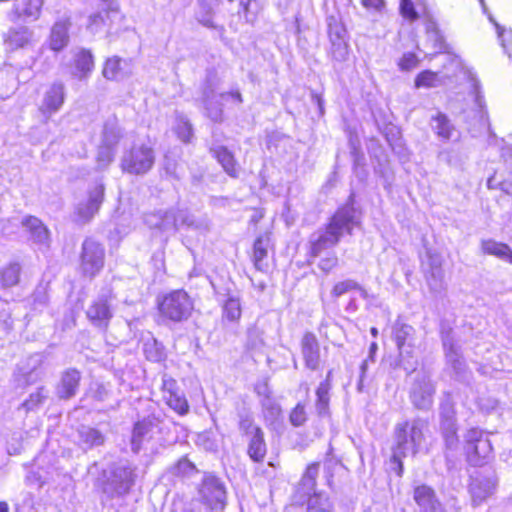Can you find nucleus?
<instances>
[{"mask_svg": "<svg viewBox=\"0 0 512 512\" xmlns=\"http://www.w3.org/2000/svg\"><path fill=\"white\" fill-rule=\"evenodd\" d=\"M360 213L353 205V196L330 218L325 227L318 229L309 238L310 255L314 258L336 246L345 234H352L359 224Z\"/></svg>", "mask_w": 512, "mask_h": 512, "instance_id": "obj_1", "label": "nucleus"}, {"mask_svg": "<svg viewBox=\"0 0 512 512\" xmlns=\"http://www.w3.org/2000/svg\"><path fill=\"white\" fill-rule=\"evenodd\" d=\"M427 423L421 418H415L412 421H405L396 424L394 428V444L392 446L391 464L392 470L398 476H402V460L409 455H415L424 440L423 431Z\"/></svg>", "mask_w": 512, "mask_h": 512, "instance_id": "obj_2", "label": "nucleus"}, {"mask_svg": "<svg viewBox=\"0 0 512 512\" xmlns=\"http://www.w3.org/2000/svg\"><path fill=\"white\" fill-rule=\"evenodd\" d=\"M158 310L164 321L182 323L194 310L192 298L185 290H173L158 299Z\"/></svg>", "mask_w": 512, "mask_h": 512, "instance_id": "obj_3", "label": "nucleus"}, {"mask_svg": "<svg viewBox=\"0 0 512 512\" xmlns=\"http://www.w3.org/2000/svg\"><path fill=\"white\" fill-rule=\"evenodd\" d=\"M436 383L427 370L417 371L410 380L408 396L412 406L419 411H429L433 408Z\"/></svg>", "mask_w": 512, "mask_h": 512, "instance_id": "obj_4", "label": "nucleus"}, {"mask_svg": "<svg viewBox=\"0 0 512 512\" xmlns=\"http://www.w3.org/2000/svg\"><path fill=\"white\" fill-rule=\"evenodd\" d=\"M155 162V153L152 147L145 144H134L123 152L121 168L132 175H144L151 170Z\"/></svg>", "mask_w": 512, "mask_h": 512, "instance_id": "obj_5", "label": "nucleus"}, {"mask_svg": "<svg viewBox=\"0 0 512 512\" xmlns=\"http://www.w3.org/2000/svg\"><path fill=\"white\" fill-rule=\"evenodd\" d=\"M200 502L210 511H223L227 503V492L223 481L212 474H205L199 487Z\"/></svg>", "mask_w": 512, "mask_h": 512, "instance_id": "obj_6", "label": "nucleus"}, {"mask_svg": "<svg viewBox=\"0 0 512 512\" xmlns=\"http://www.w3.org/2000/svg\"><path fill=\"white\" fill-rule=\"evenodd\" d=\"M492 444L486 433L473 428L465 434V452L468 462L473 466H481L492 456Z\"/></svg>", "mask_w": 512, "mask_h": 512, "instance_id": "obj_7", "label": "nucleus"}, {"mask_svg": "<svg viewBox=\"0 0 512 512\" xmlns=\"http://www.w3.org/2000/svg\"><path fill=\"white\" fill-rule=\"evenodd\" d=\"M497 477L491 469L477 471L471 476L469 492L474 507L481 505L496 490Z\"/></svg>", "mask_w": 512, "mask_h": 512, "instance_id": "obj_8", "label": "nucleus"}, {"mask_svg": "<svg viewBox=\"0 0 512 512\" xmlns=\"http://www.w3.org/2000/svg\"><path fill=\"white\" fill-rule=\"evenodd\" d=\"M105 259L104 247L95 240L88 238L82 244L80 268L85 276L95 277L103 268Z\"/></svg>", "mask_w": 512, "mask_h": 512, "instance_id": "obj_9", "label": "nucleus"}, {"mask_svg": "<svg viewBox=\"0 0 512 512\" xmlns=\"http://www.w3.org/2000/svg\"><path fill=\"white\" fill-rule=\"evenodd\" d=\"M440 430L446 445L453 448L458 442L455 403L449 393L445 394L439 406Z\"/></svg>", "mask_w": 512, "mask_h": 512, "instance_id": "obj_10", "label": "nucleus"}, {"mask_svg": "<svg viewBox=\"0 0 512 512\" xmlns=\"http://www.w3.org/2000/svg\"><path fill=\"white\" fill-rule=\"evenodd\" d=\"M182 208L172 207L167 210H158L144 215L145 224L151 229L162 233L174 234L180 229V216Z\"/></svg>", "mask_w": 512, "mask_h": 512, "instance_id": "obj_11", "label": "nucleus"}, {"mask_svg": "<svg viewBox=\"0 0 512 512\" xmlns=\"http://www.w3.org/2000/svg\"><path fill=\"white\" fill-rule=\"evenodd\" d=\"M66 98V87L61 81L51 83L45 90L38 111L47 123L53 114L60 111Z\"/></svg>", "mask_w": 512, "mask_h": 512, "instance_id": "obj_12", "label": "nucleus"}, {"mask_svg": "<svg viewBox=\"0 0 512 512\" xmlns=\"http://www.w3.org/2000/svg\"><path fill=\"white\" fill-rule=\"evenodd\" d=\"M328 37L330 40V55L333 60L343 62L348 56L347 31L344 25L334 16L327 18Z\"/></svg>", "mask_w": 512, "mask_h": 512, "instance_id": "obj_13", "label": "nucleus"}, {"mask_svg": "<svg viewBox=\"0 0 512 512\" xmlns=\"http://www.w3.org/2000/svg\"><path fill=\"white\" fill-rule=\"evenodd\" d=\"M160 424L159 419L148 417L134 425L131 436V449L134 453L147 448V445L159 434Z\"/></svg>", "mask_w": 512, "mask_h": 512, "instance_id": "obj_14", "label": "nucleus"}, {"mask_svg": "<svg viewBox=\"0 0 512 512\" xmlns=\"http://www.w3.org/2000/svg\"><path fill=\"white\" fill-rule=\"evenodd\" d=\"M104 199V186L101 184L96 185L88 192L86 200L81 201L76 206L75 214L76 221L85 224L88 223L95 214L99 211V208Z\"/></svg>", "mask_w": 512, "mask_h": 512, "instance_id": "obj_15", "label": "nucleus"}, {"mask_svg": "<svg viewBox=\"0 0 512 512\" xmlns=\"http://www.w3.org/2000/svg\"><path fill=\"white\" fill-rule=\"evenodd\" d=\"M135 480L134 469L129 464H117L111 470L107 487H111L113 495H124L128 493Z\"/></svg>", "mask_w": 512, "mask_h": 512, "instance_id": "obj_16", "label": "nucleus"}, {"mask_svg": "<svg viewBox=\"0 0 512 512\" xmlns=\"http://www.w3.org/2000/svg\"><path fill=\"white\" fill-rule=\"evenodd\" d=\"M441 339L445 351L447 363L458 376H463L466 371V363L460 352V347L454 341L450 328L441 330Z\"/></svg>", "mask_w": 512, "mask_h": 512, "instance_id": "obj_17", "label": "nucleus"}, {"mask_svg": "<svg viewBox=\"0 0 512 512\" xmlns=\"http://www.w3.org/2000/svg\"><path fill=\"white\" fill-rule=\"evenodd\" d=\"M86 316L94 327L106 330L113 317V311L108 299L105 296H100L94 300L88 307Z\"/></svg>", "mask_w": 512, "mask_h": 512, "instance_id": "obj_18", "label": "nucleus"}, {"mask_svg": "<svg viewBox=\"0 0 512 512\" xmlns=\"http://www.w3.org/2000/svg\"><path fill=\"white\" fill-rule=\"evenodd\" d=\"M413 499L420 508V512L444 511L435 490L426 484H417L414 486Z\"/></svg>", "mask_w": 512, "mask_h": 512, "instance_id": "obj_19", "label": "nucleus"}, {"mask_svg": "<svg viewBox=\"0 0 512 512\" xmlns=\"http://www.w3.org/2000/svg\"><path fill=\"white\" fill-rule=\"evenodd\" d=\"M105 442V434L95 427L82 424L76 429V444L85 452L103 446Z\"/></svg>", "mask_w": 512, "mask_h": 512, "instance_id": "obj_20", "label": "nucleus"}, {"mask_svg": "<svg viewBox=\"0 0 512 512\" xmlns=\"http://www.w3.org/2000/svg\"><path fill=\"white\" fill-rule=\"evenodd\" d=\"M301 351L307 368L316 370L320 363V349L316 336L306 332L301 340Z\"/></svg>", "mask_w": 512, "mask_h": 512, "instance_id": "obj_21", "label": "nucleus"}, {"mask_svg": "<svg viewBox=\"0 0 512 512\" xmlns=\"http://www.w3.org/2000/svg\"><path fill=\"white\" fill-rule=\"evenodd\" d=\"M42 6L43 0H22L15 5L9 17L12 21L18 19L34 21L39 18Z\"/></svg>", "mask_w": 512, "mask_h": 512, "instance_id": "obj_22", "label": "nucleus"}, {"mask_svg": "<svg viewBox=\"0 0 512 512\" xmlns=\"http://www.w3.org/2000/svg\"><path fill=\"white\" fill-rule=\"evenodd\" d=\"M201 103L204 114L214 122H221L223 119L222 104L216 99L215 91L206 86L202 92Z\"/></svg>", "mask_w": 512, "mask_h": 512, "instance_id": "obj_23", "label": "nucleus"}, {"mask_svg": "<svg viewBox=\"0 0 512 512\" xmlns=\"http://www.w3.org/2000/svg\"><path fill=\"white\" fill-rule=\"evenodd\" d=\"M71 22L69 18L60 19L53 25L50 34V47L54 51H60L68 45L69 28Z\"/></svg>", "mask_w": 512, "mask_h": 512, "instance_id": "obj_24", "label": "nucleus"}, {"mask_svg": "<svg viewBox=\"0 0 512 512\" xmlns=\"http://www.w3.org/2000/svg\"><path fill=\"white\" fill-rule=\"evenodd\" d=\"M180 216V228L190 229L199 233H207L211 228V221L206 215L195 216L187 209H182Z\"/></svg>", "mask_w": 512, "mask_h": 512, "instance_id": "obj_25", "label": "nucleus"}, {"mask_svg": "<svg viewBox=\"0 0 512 512\" xmlns=\"http://www.w3.org/2000/svg\"><path fill=\"white\" fill-rule=\"evenodd\" d=\"M94 69L93 55L89 50L80 49L74 55V70L72 74L79 80L86 79Z\"/></svg>", "mask_w": 512, "mask_h": 512, "instance_id": "obj_26", "label": "nucleus"}, {"mask_svg": "<svg viewBox=\"0 0 512 512\" xmlns=\"http://www.w3.org/2000/svg\"><path fill=\"white\" fill-rule=\"evenodd\" d=\"M80 379L81 375L78 370L69 369L65 371L58 386V396L63 399L73 397L78 390Z\"/></svg>", "mask_w": 512, "mask_h": 512, "instance_id": "obj_27", "label": "nucleus"}, {"mask_svg": "<svg viewBox=\"0 0 512 512\" xmlns=\"http://www.w3.org/2000/svg\"><path fill=\"white\" fill-rule=\"evenodd\" d=\"M267 453V445L264 439L263 430H256V433L248 436L247 454L256 463H262Z\"/></svg>", "mask_w": 512, "mask_h": 512, "instance_id": "obj_28", "label": "nucleus"}, {"mask_svg": "<svg viewBox=\"0 0 512 512\" xmlns=\"http://www.w3.org/2000/svg\"><path fill=\"white\" fill-rule=\"evenodd\" d=\"M271 245V238L268 233L260 235L256 238L253 244V262L254 266L259 271L267 269L268 265L265 261L268 256V249Z\"/></svg>", "mask_w": 512, "mask_h": 512, "instance_id": "obj_29", "label": "nucleus"}, {"mask_svg": "<svg viewBox=\"0 0 512 512\" xmlns=\"http://www.w3.org/2000/svg\"><path fill=\"white\" fill-rule=\"evenodd\" d=\"M210 152L221 164L224 171L231 177H238V165L233 154L225 147L221 145L212 146Z\"/></svg>", "mask_w": 512, "mask_h": 512, "instance_id": "obj_30", "label": "nucleus"}, {"mask_svg": "<svg viewBox=\"0 0 512 512\" xmlns=\"http://www.w3.org/2000/svg\"><path fill=\"white\" fill-rule=\"evenodd\" d=\"M23 226L30 233L31 240L36 244H47L49 241V231L43 222L34 216H28L22 221Z\"/></svg>", "mask_w": 512, "mask_h": 512, "instance_id": "obj_31", "label": "nucleus"}, {"mask_svg": "<svg viewBox=\"0 0 512 512\" xmlns=\"http://www.w3.org/2000/svg\"><path fill=\"white\" fill-rule=\"evenodd\" d=\"M430 125L434 133L444 141L451 140L456 132L454 124L448 116L442 112H438L435 116H432Z\"/></svg>", "mask_w": 512, "mask_h": 512, "instance_id": "obj_32", "label": "nucleus"}, {"mask_svg": "<svg viewBox=\"0 0 512 512\" xmlns=\"http://www.w3.org/2000/svg\"><path fill=\"white\" fill-rule=\"evenodd\" d=\"M331 372L328 373L326 380L320 382L316 389V401H315V410L319 417L325 418L329 417V403H330V395L329 391L331 388L329 377Z\"/></svg>", "mask_w": 512, "mask_h": 512, "instance_id": "obj_33", "label": "nucleus"}, {"mask_svg": "<svg viewBox=\"0 0 512 512\" xmlns=\"http://www.w3.org/2000/svg\"><path fill=\"white\" fill-rule=\"evenodd\" d=\"M415 329L413 326L406 324L399 319L396 320L392 327L393 339L397 348L414 345Z\"/></svg>", "mask_w": 512, "mask_h": 512, "instance_id": "obj_34", "label": "nucleus"}, {"mask_svg": "<svg viewBox=\"0 0 512 512\" xmlns=\"http://www.w3.org/2000/svg\"><path fill=\"white\" fill-rule=\"evenodd\" d=\"M33 33L27 27L10 29L5 35L4 42L10 50L24 48L32 39Z\"/></svg>", "mask_w": 512, "mask_h": 512, "instance_id": "obj_35", "label": "nucleus"}, {"mask_svg": "<svg viewBox=\"0 0 512 512\" xmlns=\"http://www.w3.org/2000/svg\"><path fill=\"white\" fill-rule=\"evenodd\" d=\"M122 136L123 133L117 118L109 117L103 125L101 143L116 148Z\"/></svg>", "mask_w": 512, "mask_h": 512, "instance_id": "obj_36", "label": "nucleus"}, {"mask_svg": "<svg viewBox=\"0 0 512 512\" xmlns=\"http://www.w3.org/2000/svg\"><path fill=\"white\" fill-rule=\"evenodd\" d=\"M481 249L485 254L493 255L512 264V249L505 243L493 239L482 240Z\"/></svg>", "mask_w": 512, "mask_h": 512, "instance_id": "obj_37", "label": "nucleus"}, {"mask_svg": "<svg viewBox=\"0 0 512 512\" xmlns=\"http://www.w3.org/2000/svg\"><path fill=\"white\" fill-rule=\"evenodd\" d=\"M320 464L318 462L310 464L305 473L303 474L299 485L298 492L302 493L303 496H312L311 493H315L316 478L319 473Z\"/></svg>", "mask_w": 512, "mask_h": 512, "instance_id": "obj_38", "label": "nucleus"}, {"mask_svg": "<svg viewBox=\"0 0 512 512\" xmlns=\"http://www.w3.org/2000/svg\"><path fill=\"white\" fill-rule=\"evenodd\" d=\"M398 366L407 372L408 375L415 374L418 367V357L415 354L414 345L398 348Z\"/></svg>", "mask_w": 512, "mask_h": 512, "instance_id": "obj_39", "label": "nucleus"}, {"mask_svg": "<svg viewBox=\"0 0 512 512\" xmlns=\"http://www.w3.org/2000/svg\"><path fill=\"white\" fill-rule=\"evenodd\" d=\"M175 381L173 379L164 380V387L169 391V397L167 398V404L175 410L180 415H185L189 411V405L184 396L177 394L172 391L173 386H175Z\"/></svg>", "mask_w": 512, "mask_h": 512, "instance_id": "obj_40", "label": "nucleus"}, {"mask_svg": "<svg viewBox=\"0 0 512 512\" xmlns=\"http://www.w3.org/2000/svg\"><path fill=\"white\" fill-rule=\"evenodd\" d=\"M22 267L18 262H11L0 270V282L3 288L16 286L20 281Z\"/></svg>", "mask_w": 512, "mask_h": 512, "instance_id": "obj_41", "label": "nucleus"}, {"mask_svg": "<svg viewBox=\"0 0 512 512\" xmlns=\"http://www.w3.org/2000/svg\"><path fill=\"white\" fill-rule=\"evenodd\" d=\"M143 351L146 359L151 362H161L166 358L163 344L153 337L144 342Z\"/></svg>", "mask_w": 512, "mask_h": 512, "instance_id": "obj_42", "label": "nucleus"}, {"mask_svg": "<svg viewBox=\"0 0 512 512\" xmlns=\"http://www.w3.org/2000/svg\"><path fill=\"white\" fill-rule=\"evenodd\" d=\"M428 40L432 42L435 53H450L449 45L445 42L437 24L429 22L426 26Z\"/></svg>", "mask_w": 512, "mask_h": 512, "instance_id": "obj_43", "label": "nucleus"}, {"mask_svg": "<svg viewBox=\"0 0 512 512\" xmlns=\"http://www.w3.org/2000/svg\"><path fill=\"white\" fill-rule=\"evenodd\" d=\"M264 346V331L257 326L248 328L245 344L246 349L253 352H260Z\"/></svg>", "mask_w": 512, "mask_h": 512, "instance_id": "obj_44", "label": "nucleus"}, {"mask_svg": "<svg viewBox=\"0 0 512 512\" xmlns=\"http://www.w3.org/2000/svg\"><path fill=\"white\" fill-rule=\"evenodd\" d=\"M307 512H334L333 504L326 495L314 493L308 499Z\"/></svg>", "mask_w": 512, "mask_h": 512, "instance_id": "obj_45", "label": "nucleus"}, {"mask_svg": "<svg viewBox=\"0 0 512 512\" xmlns=\"http://www.w3.org/2000/svg\"><path fill=\"white\" fill-rule=\"evenodd\" d=\"M122 60L118 57L109 58L104 65L102 74L108 80H120L124 78L127 73L121 66Z\"/></svg>", "mask_w": 512, "mask_h": 512, "instance_id": "obj_46", "label": "nucleus"}, {"mask_svg": "<svg viewBox=\"0 0 512 512\" xmlns=\"http://www.w3.org/2000/svg\"><path fill=\"white\" fill-rule=\"evenodd\" d=\"M241 305L237 297L228 295L223 305V316L229 321H237L241 317Z\"/></svg>", "mask_w": 512, "mask_h": 512, "instance_id": "obj_47", "label": "nucleus"}, {"mask_svg": "<svg viewBox=\"0 0 512 512\" xmlns=\"http://www.w3.org/2000/svg\"><path fill=\"white\" fill-rule=\"evenodd\" d=\"M238 416V427L243 435L248 437L255 434L256 430H262L259 426L255 425L253 416L249 411H242Z\"/></svg>", "mask_w": 512, "mask_h": 512, "instance_id": "obj_48", "label": "nucleus"}, {"mask_svg": "<svg viewBox=\"0 0 512 512\" xmlns=\"http://www.w3.org/2000/svg\"><path fill=\"white\" fill-rule=\"evenodd\" d=\"M48 397V391L44 387H39L36 392L31 393L29 398L22 403V407L26 412L34 411Z\"/></svg>", "mask_w": 512, "mask_h": 512, "instance_id": "obj_49", "label": "nucleus"}, {"mask_svg": "<svg viewBox=\"0 0 512 512\" xmlns=\"http://www.w3.org/2000/svg\"><path fill=\"white\" fill-rule=\"evenodd\" d=\"M178 138L184 143H189L193 137L192 124L185 117H178L174 127Z\"/></svg>", "mask_w": 512, "mask_h": 512, "instance_id": "obj_50", "label": "nucleus"}, {"mask_svg": "<svg viewBox=\"0 0 512 512\" xmlns=\"http://www.w3.org/2000/svg\"><path fill=\"white\" fill-rule=\"evenodd\" d=\"M261 404L266 419L275 420L280 416L281 406L270 395H266Z\"/></svg>", "mask_w": 512, "mask_h": 512, "instance_id": "obj_51", "label": "nucleus"}, {"mask_svg": "<svg viewBox=\"0 0 512 512\" xmlns=\"http://www.w3.org/2000/svg\"><path fill=\"white\" fill-rule=\"evenodd\" d=\"M115 149L101 143L97 153V163L100 168H106L114 159Z\"/></svg>", "mask_w": 512, "mask_h": 512, "instance_id": "obj_52", "label": "nucleus"}, {"mask_svg": "<svg viewBox=\"0 0 512 512\" xmlns=\"http://www.w3.org/2000/svg\"><path fill=\"white\" fill-rule=\"evenodd\" d=\"M195 471V465L186 457L181 458L172 468V473L178 476H190Z\"/></svg>", "mask_w": 512, "mask_h": 512, "instance_id": "obj_53", "label": "nucleus"}, {"mask_svg": "<svg viewBox=\"0 0 512 512\" xmlns=\"http://www.w3.org/2000/svg\"><path fill=\"white\" fill-rule=\"evenodd\" d=\"M31 297H32V304L35 309H41V308L45 307L49 301V296H48L46 286H44V285L37 286Z\"/></svg>", "mask_w": 512, "mask_h": 512, "instance_id": "obj_54", "label": "nucleus"}, {"mask_svg": "<svg viewBox=\"0 0 512 512\" xmlns=\"http://www.w3.org/2000/svg\"><path fill=\"white\" fill-rule=\"evenodd\" d=\"M113 396L112 386L109 383H95L93 388V398L104 402L108 401Z\"/></svg>", "mask_w": 512, "mask_h": 512, "instance_id": "obj_55", "label": "nucleus"}, {"mask_svg": "<svg viewBox=\"0 0 512 512\" xmlns=\"http://www.w3.org/2000/svg\"><path fill=\"white\" fill-rule=\"evenodd\" d=\"M290 423L294 427L302 426L307 420V413L305 410V406L302 403H298L290 413L289 416Z\"/></svg>", "mask_w": 512, "mask_h": 512, "instance_id": "obj_56", "label": "nucleus"}, {"mask_svg": "<svg viewBox=\"0 0 512 512\" xmlns=\"http://www.w3.org/2000/svg\"><path fill=\"white\" fill-rule=\"evenodd\" d=\"M436 80H437V74L430 70H426V71L419 73L417 75V77L415 78V87H417V88L434 87Z\"/></svg>", "mask_w": 512, "mask_h": 512, "instance_id": "obj_57", "label": "nucleus"}, {"mask_svg": "<svg viewBox=\"0 0 512 512\" xmlns=\"http://www.w3.org/2000/svg\"><path fill=\"white\" fill-rule=\"evenodd\" d=\"M356 288H359V284L354 280L347 279L336 283L331 291V294L334 297H340L351 290H355Z\"/></svg>", "mask_w": 512, "mask_h": 512, "instance_id": "obj_58", "label": "nucleus"}, {"mask_svg": "<svg viewBox=\"0 0 512 512\" xmlns=\"http://www.w3.org/2000/svg\"><path fill=\"white\" fill-rule=\"evenodd\" d=\"M13 321L11 319V312L8 308L7 302H0V327L5 330L9 331L12 329Z\"/></svg>", "mask_w": 512, "mask_h": 512, "instance_id": "obj_59", "label": "nucleus"}, {"mask_svg": "<svg viewBox=\"0 0 512 512\" xmlns=\"http://www.w3.org/2000/svg\"><path fill=\"white\" fill-rule=\"evenodd\" d=\"M418 62V57L414 53L408 52L403 54V56L400 58L398 66L402 71H409L417 67Z\"/></svg>", "mask_w": 512, "mask_h": 512, "instance_id": "obj_60", "label": "nucleus"}, {"mask_svg": "<svg viewBox=\"0 0 512 512\" xmlns=\"http://www.w3.org/2000/svg\"><path fill=\"white\" fill-rule=\"evenodd\" d=\"M400 12L404 18L411 21H414L419 17L415 10L414 3L411 0H401Z\"/></svg>", "mask_w": 512, "mask_h": 512, "instance_id": "obj_61", "label": "nucleus"}, {"mask_svg": "<svg viewBox=\"0 0 512 512\" xmlns=\"http://www.w3.org/2000/svg\"><path fill=\"white\" fill-rule=\"evenodd\" d=\"M350 148H351V156L353 159L354 166L362 167L365 165V156L361 149L358 146V143H356L353 139H350Z\"/></svg>", "mask_w": 512, "mask_h": 512, "instance_id": "obj_62", "label": "nucleus"}, {"mask_svg": "<svg viewBox=\"0 0 512 512\" xmlns=\"http://www.w3.org/2000/svg\"><path fill=\"white\" fill-rule=\"evenodd\" d=\"M338 265V257L335 253L329 254L327 257L319 261L318 267L325 273H329Z\"/></svg>", "mask_w": 512, "mask_h": 512, "instance_id": "obj_63", "label": "nucleus"}, {"mask_svg": "<svg viewBox=\"0 0 512 512\" xmlns=\"http://www.w3.org/2000/svg\"><path fill=\"white\" fill-rule=\"evenodd\" d=\"M26 482L28 485L36 486L39 489L46 483V479L39 471H29L26 475Z\"/></svg>", "mask_w": 512, "mask_h": 512, "instance_id": "obj_64", "label": "nucleus"}]
</instances>
